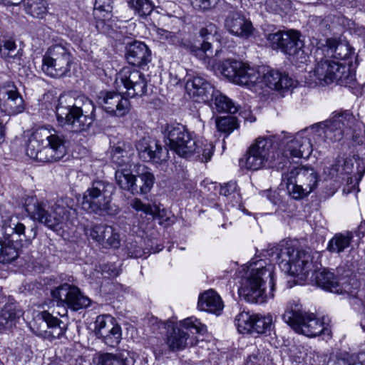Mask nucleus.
Masks as SVG:
<instances>
[{"mask_svg":"<svg viewBox=\"0 0 365 365\" xmlns=\"http://www.w3.org/2000/svg\"><path fill=\"white\" fill-rule=\"evenodd\" d=\"M321 51L325 58L348 61L346 64L328 59L321 60V76H324L321 78V86L336 83L348 87L355 95L361 93L362 86L356 82L355 71L351 65L354 54L353 48L345 41L329 38L321 46Z\"/></svg>","mask_w":365,"mask_h":365,"instance_id":"obj_1","label":"nucleus"},{"mask_svg":"<svg viewBox=\"0 0 365 365\" xmlns=\"http://www.w3.org/2000/svg\"><path fill=\"white\" fill-rule=\"evenodd\" d=\"M222 74L232 83L252 87L259 83L276 91L288 90L294 86V80L286 71L263 66L257 71L242 61L226 59L220 65Z\"/></svg>","mask_w":365,"mask_h":365,"instance_id":"obj_2","label":"nucleus"},{"mask_svg":"<svg viewBox=\"0 0 365 365\" xmlns=\"http://www.w3.org/2000/svg\"><path fill=\"white\" fill-rule=\"evenodd\" d=\"M96 109L93 102L85 96L73 100L71 97L61 96L56 108L57 121L68 125L73 132L87 131L93 123L101 125Z\"/></svg>","mask_w":365,"mask_h":365,"instance_id":"obj_3","label":"nucleus"},{"mask_svg":"<svg viewBox=\"0 0 365 365\" xmlns=\"http://www.w3.org/2000/svg\"><path fill=\"white\" fill-rule=\"evenodd\" d=\"M278 258L282 259L279 266L282 271L319 287V252H313L309 247L299 248L292 243H287L281 249Z\"/></svg>","mask_w":365,"mask_h":365,"instance_id":"obj_4","label":"nucleus"},{"mask_svg":"<svg viewBox=\"0 0 365 365\" xmlns=\"http://www.w3.org/2000/svg\"><path fill=\"white\" fill-rule=\"evenodd\" d=\"M66 143L63 131L41 128L33 132L29 138L26 153L30 158L38 162H57L66 155Z\"/></svg>","mask_w":365,"mask_h":365,"instance_id":"obj_5","label":"nucleus"},{"mask_svg":"<svg viewBox=\"0 0 365 365\" xmlns=\"http://www.w3.org/2000/svg\"><path fill=\"white\" fill-rule=\"evenodd\" d=\"M250 267V273L239 289V294L248 302L262 304L274 297V265L259 259L252 262Z\"/></svg>","mask_w":365,"mask_h":365,"instance_id":"obj_6","label":"nucleus"},{"mask_svg":"<svg viewBox=\"0 0 365 365\" xmlns=\"http://www.w3.org/2000/svg\"><path fill=\"white\" fill-rule=\"evenodd\" d=\"M163 134L166 144L180 157L187 158L195 155L202 161L207 162L213 155L215 146L211 142L196 139L182 124H167Z\"/></svg>","mask_w":365,"mask_h":365,"instance_id":"obj_7","label":"nucleus"},{"mask_svg":"<svg viewBox=\"0 0 365 365\" xmlns=\"http://www.w3.org/2000/svg\"><path fill=\"white\" fill-rule=\"evenodd\" d=\"M279 136L258 138L240 159L239 165L242 168L258 170L264 168H280L279 164L280 143Z\"/></svg>","mask_w":365,"mask_h":365,"instance_id":"obj_8","label":"nucleus"},{"mask_svg":"<svg viewBox=\"0 0 365 365\" xmlns=\"http://www.w3.org/2000/svg\"><path fill=\"white\" fill-rule=\"evenodd\" d=\"M24 207L31 219L53 231L61 230L66 221L76 212L75 209L58 202L51 204L48 201H38L34 197L26 200Z\"/></svg>","mask_w":365,"mask_h":365,"instance_id":"obj_9","label":"nucleus"},{"mask_svg":"<svg viewBox=\"0 0 365 365\" xmlns=\"http://www.w3.org/2000/svg\"><path fill=\"white\" fill-rule=\"evenodd\" d=\"M266 39L269 46L289 56V59L298 66L305 63L309 56L304 50V41L301 33L296 30H278L267 35Z\"/></svg>","mask_w":365,"mask_h":365,"instance_id":"obj_10","label":"nucleus"},{"mask_svg":"<svg viewBox=\"0 0 365 365\" xmlns=\"http://www.w3.org/2000/svg\"><path fill=\"white\" fill-rule=\"evenodd\" d=\"M207 332V327L195 317H187L168 330L165 344L173 352L182 351L197 344L195 334L203 335Z\"/></svg>","mask_w":365,"mask_h":365,"instance_id":"obj_11","label":"nucleus"},{"mask_svg":"<svg viewBox=\"0 0 365 365\" xmlns=\"http://www.w3.org/2000/svg\"><path fill=\"white\" fill-rule=\"evenodd\" d=\"M113 186L103 180L94 181L91 187L85 192L82 208L89 213L99 215H112L111 196Z\"/></svg>","mask_w":365,"mask_h":365,"instance_id":"obj_12","label":"nucleus"},{"mask_svg":"<svg viewBox=\"0 0 365 365\" xmlns=\"http://www.w3.org/2000/svg\"><path fill=\"white\" fill-rule=\"evenodd\" d=\"M282 319L297 333L310 337L319 334L318 319L306 312L299 301L292 300L287 304Z\"/></svg>","mask_w":365,"mask_h":365,"instance_id":"obj_13","label":"nucleus"},{"mask_svg":"<svg viewBox=\"0 0 365 365\" xmlns=\"http://www.w3.org/2000/svg\"><path fill=\"white\" fill-rule=\"evenodd\" d=\"M72 55L68 48L61 43L49 47L42 59L41 69L53 78L65 76L71 70Z\"/></svg>","mask_w":365,"mask_h":365,"instance_id":"obj_14","label":"nucleus"},{"mask_svg":"<svg viewBox=\"0 0 365 365\" xmlns=\"http://www.w3.org/2000/svg\"><path fill=\"white\" fill-rule=\"evenodd\" d=\"M356 122L354 116L349 110L334 113L330 119L321 123L324 141L327 143L338 141L343 136L350 135Z\"/></svg>","mask_w":365,"mask_h":365,"instance_id":"obj_15","label":"nucleus"},{"mask_svg":"<svg viewBox=\"0 0 365 365\" xmlns=\"http://www.w3.org/2000/svg\"><path fill=\"white\" fill-rule=\"evenodd\" d=\"M115 83L122 93L130 98L142 97L148 93V80L145 75L131 67H123L118 73Z\"/></svg>","mask_w":365,"mask_h":365,"instance_id":"obj_16","label":"nucleus"},{"mask_svg":"<svg viewBox=\"0 0 365 365\" xmlns=\"http://www.w3.org/2000/svg\"><path fill=\"white\" fill-rule=\"evenodd\" d=\"M235 325L242 334L271 335L274 325L273 316L241 312L235 319Z\"/></svg>","mask_w":365,"mask_h":365,"instance_id":"obj_17","label":"nucleus"},{"mask_svg":"<svg viewBox=\"0 0 365 365\" xmlns=\"http://www.w3.org/2000/svg\"><path fill=\"white\" fill-rule=\"evenodd\" d=\"M304 130L297 133L292 139L281 135L279 143H280L278 151L279 153V164L281 167L284 166L289 157L297 158H308L312 152V146L310 139L303 136Z\"/></svg>","mask_w":365,"mask_h":365,"instance_id":"obj_18","label":"nucleus"},{"mask_svg":"<svg viewBox=\"0 0 365 365\" xmlns=\"http://www.w3.org/2000/svg\"><path fill=\"white\" fill-rule=\"evenodd\" d=\"M51 294L54 300L75 312L85 309L92 303L91 299L84 295L78 287L68 283L56 287Z\"/></svg>","mask_w":365,"mask_h":365,"instance_id":"obj_19","label":"nucleus"},{"mask_svg":"<svg viewBox=\"0 0 365 365\" xmlns=\"http://www.w3.org/2000/svg\"><path fill=\"white\" fill-rule=\"evenodd\" d=\"M135 147L141 160L150 163L156 167L165 165L170 158L167 146L149 137L139 140Z\"/></svg>","mask_w":365,"mask_h":365,"instance_id":"obj_20","label":"nucleus"},{"mask_svg":"<svg viewBox=\"0 0 365 365\" xmlns=\"http://www.w3.org/2000/svg\"><path fill=\"white\" fill-rule=\"evenodd\" d=\"M0 110L9 115H17L25 110L24 100L11 81L0 84Z\"/></svg>","mask_w":365,"mask_h":365,"instance_id":"obj_21","label":"nucleus"},{"mask_svg":"<svg viewBox=\"0 0 365 365\" xmlns=\"http://www.w3.org/2000/svg\"><path fill=\"white\" fill-rule=\"evenodd\" d=\"M96 102L99 108L111 116L123 117L130 109L128 98L118 92L102 91L98 94Z\"/></svg>","mask_w":365,"mask_h":365,"instance_id":"obj_22","label":"nucleus"},{"mask_svg":"<svg viewBox=\"0 0 365 365\" xmlns=\"http://www.w3.org/2000/svg\"><path fill=\"white\" fill-rule=\"evenodd\" d=\"M353 164L347 160H344V166L339 164L332 165L331 168H324L323 173L322 188L325 199L334 195L339 187V178L342 175L349 174L352 170Z\"/></svg>","mask_w":365,"mask_h":365,"instance_id":"obj_23","label":"nucleus"},{"mask_svg":"<svg viewBox=\"0 0 365 365\" xmlns=\"http://www.w3.org/2000/svg\"><path fill=\"white\" fill-rule=\"evenodd\" d=\"M4 238L13 240L17 242H22L25 247L29 246L32 240L36 238L37 231L36 227H32L26 232V226L18 219H9L3 225Z\"/></svg>","mask_w":365,"mask_h":365,"instance_id":"obj_24","label":"nucleus"},{"mask_svg":"<svg viewBox=\"0 0 365 365\" xmlns=\"http://www.w3.org/2000/svg\"><path fill=\"white\" fill-rule=\"evenodd\" d=\"M225 26L227 31L242 38H249L253 32L252 22L240 11H230L225 21Z\"/></svg>","mask_w":365,"mask_h":365,"instance_id":"obj_25","label":"nucleus"},{"mask_svg":"<svg viewBox=\"0 0 365 365\" xmlns=\"http://www.w3.org/2000/svg\"><path fill=\"white\" fill-rule=\"evenodd\" d=\"M186 88L192 97L196 98V101L205 103H210L217 90L210 81L200 76H195L187 81Z\"/></svg>","mask_w":365,"mask_h":365,"instance_id":"obj_26","label":"nucleus"},{"mask_svg":"<svg viewBox=\"0 0 365 365\" xmlns=\"http://www.w3.org/2000/svg\"><path fill=\"white\" fill-rule=\"evenodd\" d=\"M38 317L46 323L47 328L49 330L34 331L36 336L52 340L53 339H61L65 335L68 328L66 323L53 317L48 311L40 312Z\"/></svg>","mask_w":365,"mask_h":365,"instance_id":"obj_27","label":"nucleus"},{"mask_svg":"<svg viewBox=\"0 0 365 365\" xmlns=\"http://www.w3.org/2000/svg\"><path fill=\"white\" fill-rule=\"evenodd\" d=\"M24 310L14 299H9L0 312V331H10L16 327Z\"/></svg>","mask_w":365,"mask_h":365,"instance_id":"obj_28","label":"nucleus"},{"mask_svg":"<svg viewBox=\"0 0 365 365\" xmlns=\"http://www.w3.org/2000/svg\"><path fill=\"white\" fill-rule=\"evenodd\" d=\"M125 57L129 64L143 67L150 62L151 51L145 43L134 41L127 48Z\"/></svg>","mask_w":365,"mask_h":365,"instance_id":"obj_29","label":"nucleus"},{"mask_svg":"<svg viewBox=\"0 0 365 365\" xmlns=\"http://www.w3.org/2000/svg\"><path fill=\"white\" fill-rule=\"evenodd\" d=\"M287 173L291 180L295 179L309 193L317 187L318 175L312 169L294 168Z\"/></svg>","mask_w":365,"mask_h":365,"instance_id":"obj_30","label":"nucleus"},{"mask_svg":"<svg viewBox=\"0 0 365 365\" xmlns=\"http://www.w3.org/2000/svg\"><path fill=\"white\" fill-rule=\"evenodd\" d=\"M197 307L202 311L219 315L223 309V303L215 291L209 289L200 295Z\"/></svg>","mask_w":365,"mask_h":365,"instance_id":"obj_31","label":"nucleus"},{"mask_svg":"<svg viewBox=\"0 0 365 365\" xmlns=\"http://www.w3.org/2000/svg\"><path fill=\"white\" fill-rule=\"evenodd\" d=\"M135 360L127 350H120L115 354L104 353L98 356V365H134Z\"/></svg>","mask_w":365,"mask_h":365,"instance_id":"obj_32","label":"nucleus"},{"mask_svg":"<svg viewBox=\"0 0 365 365\" xmlns=\"http://www.w3.org/2000/svg\"><path fill=\"white\" fill-rule=\"evenodd\" d=\"M25 245L17 242L13 240H0V262L11 263L14 261L19 255V250Z\"/></svg>","mask_w":365,"mask_h":365,"instance_id":"obj_33","label":"nucleus"},{"mask_svg":"<svg viewBox=\"0 0 365 365\" xmlns=\"http://www.w3.org/2000/svg\"><path fill=\"white\" fill-rule=\"evenodd\" d=\"M115 178L116 183L120 189L126 190L133 195L138 194V185L136 182V176L133 175L130 170H117L115 173Z\"/></svg>","mask_w":365,"mask_h":365,"instance_id":"obj_34","label":"nucleus"},{"mask_svg":"<svg viewBox=\"0 0 365 365\" xmlns=\"http://www.w3.org/2000/svg\"><path fill=\"white\" fill-rule=\"evenodd\" d=\"M112 0H96L94 4V16L97 19L96 27L100 32L103 31L106 20L111 17Z\"/></svg>","mask_w":365,"mask_h":365,"instance_id":"obj_35","label":"nucleus"},{"mask_svg":"<svg viewBox=\"0 0 365 365\" xmlns=\"http://www.w3.org/2000/svg\"><path fill=\"white\" fill-rule=\"evenodd\" d=\"M353 237L351 231L336 233L329 241L327 250L331 253L340 254L351 245Z\"/></svg>","mask_w":365,"mask_h":365,"instance_id":"obj_36","label":"nucleus"},{"mask_svg":"<svg viewBox=\"0 0 365 365\" xmlns=\"http://www.w3.org/2000/svg\"><path fill=\"white\" fill-rule=\"evenodd\" d=\"M212 109L218 113H235L237 108L235 106L231 99L222 94L220 91L216 90L213 98L210 103H207Z\"/></svg>","mask_w":365,"mask_h":365,"instance_id":"obj_37","label":"nucleus"},{"mask_svg":"<svg viewBox=\"0 0 365 365\" xmlns=\"http://www.w3.org/2000/svg\"><path fill=\"white\" fill-rule=\"evenodd\" d=\"M362 123L356 120L351 133L354 146H357L356 156L358 159H365V130L363 128Z\"/></svg>","mask_w":365,"mask_h":365,"instance_id":"obj_38","label":"nucleus"},{"mask_svg":"<svg viewBox=\"0 0 365 365\" xmlns=\"http://www.w3.org/2000/svg\"><path fill=\"white\" fill-rule=\"evenodd\" d=\"M282 180L285 184L289 195L294 200L303 199L309 194L295 179L291 180L288 173L282 174Z\"/></svg>","mask_w":365,"mask_h":365,"instance_id":"obj_39","label":"nucleus"},{"mask_svg":"<svg viewBox=\"0 0 365 365\" xmlns=\"http://www.w3.org/2000/svg\"><path fill=\"white\" fill-rule=\"evenodd\" d=\"M26 13L35 18L43 19L48 13L46 0H24Z\"/></svg>","mask_w":365,"mask_h":365,"instance_id":"obj_40","label":"nucleus"},{"mask_svg":"<svg viewBox=\"0 0 365 365\" xmlns=\"http://www.w3.org/2000/svg\"><path fill=\"white\" fill-rule=\"evenodd\" d=\"M320 282L321 289L326 291L333 293H339L342 291V287L334 273L327 270L325 268H321Z\"/></svg>","mask_w":365,"mask_h":365,"instance_id":"obj_41","label":"nucleus"},{"mask_svg":"<svg viewBox=\"0 0 365 365\" xmlns=\"http://www.w3.org/2000/svg\"><path fill=\"white\" fill-rule=\"evenodd\" d=\"M138 178L140 179V185H138V194L148 193L155 182V176L150 169L143 166L142 169H138Z\"/></svg>","mask_w":365,"mask_h":365,"instance_id":"obj_42","label":"nucleus"},{"mask_svg":"<svg viewBox=\"0 0 365 365\" xmlns=\"http://www.w3.org/2000/svg\"><path fill=\"white\" fill-rule=\"evenodd\" d=\"M22 53L21 49H17L14 41L8 39L0 42V56L1 58L9 60L20 61Z\"/></svg>","mask_w":365,"mask_h":365,"instance_id":"obj_43","label":"nucleus"},{"mask_svg":"<svg viewBox=\"0 0 365 365\" xmlns=\"http://www.w3.org/2000/svg\"><path fill=\"white\" fill-rule=\"evenodd\" d=\"M128 6L140 17H145L151 14L155 8L152 0H128Z\"/></svg>","mask_w":365,"mask_h":365,"instance_id":"obj_44","label":"nucleus"},{"mask_svg":"<svg viewBox=\"0 0 365 365\" xmlns=\"http://www.w3.org/2000/svg\"><path fill=\"white\" fill-rule=\"evenodd\" d=\"M157 34L161 41H165L175 46L182 48H188L190 46L189 42L184 41L180 34L158 28L157 29Z\"/></svg>","mask_w":365,"mask_h":365,"instance_id":"obj_45","label":"nucleus"},{"mask_svg":"<svg viewBox=\"0 0 365 365\" xmlns=\"http://www.w3.org/2000/svg\"><path fill=\"white\" fill-rule=\"evenodd\" d=\"M110 226L105 224H96L85 228V234L95 242L100 244L105 235L109 234Z\"/></svg>","mask_w":365,"mask_h":365,"instance_id":"obj_46","label":"nucleus"},{"mask_svg":"<svg viewBox=\"0 0 365 365\" xmlns=\"http://www.w3.org/2000/svg\"><path fill=\"white\" fill-rule=\"evenodd\" d=\"M121 328L118 324L112 326L106 331H103L99 338H103L104 343L110 347L116 346L121 340Z\"/></svg>","mask_w":365,"mask_h":365,"instance_id":"obj_47","label":"nucleus"},{"mask_svg":"<svg viewBox=\"0 0 365 365\" xmlns=\"http://www.w3.org/2000/svg\"><path fill=\"white\" fill-rule=\"evenodd\" d=\"M99 245L103 248H115L117 249L120 245V239L119 233L113 228L110 226L109 234L105 235L103 240H101Z\"/></svg>","mask_w":365,"mask_h":365,"instance_id":"obj_48","label":"nucleus"},{"mask_svg":"<svg viewBox=\"0 0 365 365\" xmlns=\"http://www.w3.org/2000/svg\"><path fill=\"white\" fill-rule=\"evenodd\" d=\"M131 207L138 212L141 211L146 215L153 217L158 215L160 217H163L159 207L144 204L140 199H134L131 202Z\"/></svg>","mask_w":365,"mask_h":365,"instance_id":"obj_49","label":"nucleus"},{"mask_svg":"<svg viewBox=\"0 0 365 365\" xmlns=\"http://www.w3.org/2000/svg\"><path fill=\"white\" fill-rule=\"evenodd\" d=\"M112 326H115V324H114V319L110 316L99 315L96 317L95 329L98 337L102 335L103 331L110 329Z\"/></svg>","mask_w":365,"mask_h":365,"instance_id":"obj_50","label":"nucleus"},{"mask_svg":"<svg viewBox=\"0 0 365 365\" xmlns=\"http://www.w3.org/2000/svg\"><path fill=\"white\" fill-rule=\"evenodd\" d=\"M110 158L113 164L123 166L128 162V152L119 145L115 146L112 148Z\"/></svg>","mask_w":365,"mask_h":365,"instance_id":"obj_51","label":"nucleus"},{"mask_svg":"<svg viewBox=\"0 0 365 365\" xmlns=\"http://www.w3.org/2000/svg\"><path fill=\"white\" fill-rule=\"evenodd\" d=\"M266 354L264 349L256 347L246 360L245 365H264Z\"/></svg>","mask_w":365,"mask_h":365,"instance_id":"obj_52","label":"nucleus"},{"mask_svg":"<svg viewBox=\"0 0 365 365\" xmlns=\"http://www.w3.org/2000/svg\"><path fill=\"white\" fill-rule=\"evenodd\" d=\"M235 124V119L231 116L220 117L216 120V126L218 131L228 134L233 130Z\"/></svg>","mask_w":365,"mask_h":365,"instance_id":"obj_53","label":"nucleus"},{"mask_svg":"<svg viewBox=\"0 0 365 365\" xmlns=\"http://www.w3.org/2000/svg\"><path fill=\"white\" fill-rule=\"evenodd\" d=\"M127 252L128 255L130 257L133 258H140V257H147L145 256V254L148 252H145V250L139 246L136 242H132L128 243L126 245Z\"/></svg>","mask_w":365,"mask_h":365,"instance_id":"obj_54","label":"nucleus"},{"mask_svg":"<svg viewBox=\"0 0 365 365\" xmlns=\"http://www.w3.org/2000/svg\"><path fill=\"white\" fill-rule=\"evenodd\" d=\"M331 320L328 317H321V339L328 341L332 337V331L330 325Z\"/></svg>","mask_w":365,"mask_h":365,"instance_id":"obj_55","label":"nucleus"},{"mask_svg":"<svg viewBox=\"0 0 365 365\" xmlns=\"http://www.w3.org/2000/svg\"><path fill=\"white\" fill-rule=\"evenodd\" d=\"M217 33V28L216 25L212 23L206 24V26L201 28L199 31L200 36L203 38V40H210L213 38Z\"/></svg>","mask_w":365,"mask_h":365,"instance_id":"obj_56","label":"nucleus"},{"mask_svg":"<svg viewBox=\"0 0 365 365\" xmlns=\"http://www.w3.org/2000/svg\"><path fill=\"white\" fill-rule=\"evenodd\" d=\"M190 51L195 56H202L204 54L207 55V52H209L210 54H212V44L208 41V40H203V42L201 43V46L200 48L191 46Z\"/></svg>","mask_w":365,"mask_h":365,"instance_id":"obj_57","label":"nucleus"},{"mask_svg":"<svg viewBox=\"0 0 365 365\" xmlns=\"http://www.w3.org/2000/svg\"><path fill=\"white\" fill-rule=\"evenodd\" d=\"M237 190V185L235 181H230L220 185V194L225 197H229L235 195Z\"/></svg>","mask_w":365,"mask_h":365,"instance_id":"obj_58","label":"nucleus"},{"mask_svg":"<svg viewBox=\"0 0 365 365\" xmlns=\"http://www.w3.org/2000/svg\"><path fill=\"white\" fill-rule=\"evenodd\" d=\"M192 6L200 10H208L215 4V0H190Z\"/></svg>","mask_w":365,"mask_h":365,"instance_id":"obj_59","label":"nucleus"},{"mask_svg":"<svg viewBox=\"0 0 365 365\" xmlns=\"http://www.w3.org/2000/svg\"><path fill=\"white\" fill-rule=\"evenodd\" d=\"M343 361L344 365H363V364L359 360L358 356L356 355L349 356Z\"/></svg>","mask_w":365,"mask_h":365,"instance_id":"obj_60","label":"nucleus"},{"mask_svg":"<svg viewBox=\"0 0 365 365\" xmlns=\"http://www.w3.org/2000/svg\"><path fill=\"white\" fill-rule=\"evenodd\" d=\"M355 234L359 237H364L365 236V222H361V224L358 226L356 230L355 231Z\"/></svg>","mask_w":365,"mask_h":365,"instance_id":"obj_61","label":"nucleus"},{"mask_svg":"<svg viewBox=\"0 0 365 365\" xmlns=\"http://www.w3.org/2000/svg\"><path fill=\"white\" fill-rule=\"evenodd\" d=\"M24 0H0V3L5 6H18Z\"/></svg>","mask_w":365,"mask_h":365,"instance_id":"obj_62","label":"nucleus"},{"mask_svg":"<svg viewBox=\"0 0 365 365\" xmlns=\"http://www.w3.org/2000/svg\"><path fill=\"white\" fill-rule=\"evenodd\" d=\"M4 126L1 123H0V145L4 142Z\"/></svg>","mask_w":365,"mask_h":365,"instance_id":"obj_63","label":"nucleus"},{"mask_svg":"<svg viewBox=\"0 0 365 365\" xmlns=\"http://www.w3.org/2000/svg\"><path fill=\"white\" fill-rule=\"evenodd\" d=\"M5 299H6V297L4 296V294L2 292V289L0 288V304L4 302Z\"/></svg>","mask_w":365,"mask_h":365,"instance_id":"obj_64","label":"nucleus"}]
</instances>
